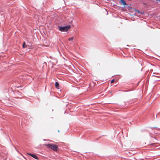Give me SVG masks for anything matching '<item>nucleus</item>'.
<instances>
[{
    "instance_id": "1",
    "label": "nucleus",
    "mask_w": 160,
    "mask_h": 160,
    "mask_svg": "<svg viewBox=\"0 0 160 160\" xmlns=\"http://www.w3.org/2000/svg\"><path fill=\"white\" fill-rule=\"evenodd\" d=\"M70 28L71 26L70 25H68L65 27H59V29L62 32H65L67 31Z\"/></svg>"
},
{
    "instance_id": "2",
    "label": "nucleus",
    "mask_w": 160,
    "mask_h": 160,
    "mask_svg": "<svg viewBox=\"0 0 160 160\" xmlns=\"http://www.w3.org/2000/svg\"><path fill=\"white\" fill-rule=\"evenodd\" d=\"M51 149H52L55 151H57L58 150V147L57 145L51 144Z\"/></svg>"
},
{
    "instance_id": "3",
    "label": "nucleus",
    "mask_w": 160,
    "mask_h": 160,
    "mask_svg": "<svg viewBox=\"0 0 160 160\" xmlns=\"http://www.w3.org/2000/svg\"><path fill=\"white\" fill-rule=\"evenodd\" d=\"M28 154L36 159H38V157L35 155L31 153H28Z\"/></svg>"
},
{
    "instance_id": "4",
    "label": "nucleus",
    "mask_w": 160,
    "mask_h": 160,
    "mask_svg": "<svg viewBox=\"0 0 160 160\" xmlns=\"http://www.w3.org/2000/svg\"><path fill=\"white\" fill-rule=\"evenodd\" d=\"M55 85V87L56 88H57L58 89H59V84L58 82H56Z\"/></svg>"
},
{
    "instance_id": "5",
    "label": "nucleus",
    "mask_w": 160,
    "mask_h": 160,
    "mask_svg": "<svg viewBox=\"0 0 160 160\" xmlns=\"http://www.w3.org/2000/svg\"><path fill=\"white\" fill-rule=\"evenodd\" d=\"M22 47L24 48L27 47V46L26 45L25 42H24L23 43V45H22Z\"/></svg>"
},
{
    "instance_id": "6",
    "label": "nucleus",
    "mask_w": 160,
    "mask_h": 160,
    "mask_svg": "<svg viewBox=\"0 0 160 160\" xmlns=\"http://www.w3.org/2000/svg\"><path fill=\"white\" fill-rule=\"evenodd\" d=\"M73 38L74 37H71L70 38H68V40L69 41H72L73 40Z\"/></svg>"
},
{
    "instance_id": "7",
    "label": "nucleus",
    "mask_w": 160,
    "mask_h": 160,
    "mask_svg": "<svg viewBox=\"0 0 160 160\" xmlns=\"http://www.w3.org/2000/svg\"><path fill=\"white\" fill-rule=\"evenodd\" d=\"M45 145L46 146H48V147H49V148L50 147V144H45Z\"/></svg>"
},
{
    "instance_id": "8",
    "label": "nucleus",
    "mask_w": 160,
    "mask_h": 160,
    "mask_svg": "<svg viewBox=\"0 0 160 160\" xmlns=\"http://www.w3.org/2000/svg\"><path fill=\"white\" fill-rule=\"evenodd\" d=\"M114 79H113L111 81V83H113V82H114Z\"/></svg>"
},
{
    "instance_id": "9",
    "label": "nucleus",
    "mask_w": 160,
    "mask_h": 160,
    "mask_svg": "<svg viewBox=\"0 0 160 160\" xmlns=\"http://www.w3.org/2000/svg\"><path fill=\"white\" fill-rule=\"evenodd\" d=\"M123 3L124 5L126 4L125 2L124 1H123Z\"/></svg>"
}]
</instances>
